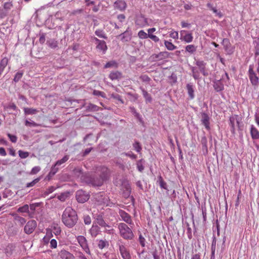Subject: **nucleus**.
<instances>
[{
  "instance_id": "nucleus-64",
  "label": "nucleus",
  "mask_w": 259,
  "mask_h": 259,
  "mask_svg": "<svg viewBox=\"0 0 259 259\" xmlns=\"http://www.w3.org/2000/svg\"><path fill=\"white\" fill-rule=\"evenodd\" d=\"M77 256L79 259H87L83 253L80 251L77 253Z\"/></svg>"
},
{
  "instance_id": "nucleus-60",
  "label": "nucleus",
  "mask_w": 259,
  "mask_h": 259,
  "mask_svg": "<svg viewBox=\"0 0 259 259\" xmlns=\"http://www.w3.org/2000/svg\"><path fill=\"white\" fill-rule=\"evenodd\" d=\"M187 236L189 239H191L192 238V230L191 228L189 227V225L188 224H187Z\"/></svg>"
},
{
  "instance_id": "nucleus-58",
  "label": "nucleus",
  "mask_w": 259,
  "mask_h": 259,
  "mask_svg": "<svg viewBox=\"0 0 259 259\" xmlns=\"http://www.w3.org/2000/svg\"><path fill=\"white\" fill-rule=\"evenodd\" d=\"M8 136L12 142L16 143L17 142V138L16 136L12 135L10 134H8Z\"/></svg>"
},
{
  "instance_id": "nucleus-17",
  "label": "nucleus",
  "mask_w": 259,
  "mask_h": 259,
  "mask_svg": "<svg viewBox=\"0 0 259 259\" xmlns=\"http://www.w3.org/2000/svg\"><path fill=\"white\" fill-rule=\"evenodd\" d=\"M119 250L123 259H130V253L124 246L120 245Z\"/></svg>"
},
{
  "instance_id": "nucleus-38",
  "label": "nucleus",
  "mask_w": 259,
  "mask_h": 259,
  "mask_svg": "<svg viewBox=\"0 0 259 259\" xmlns=\"http://www.w3.org/2000/svg\"><path fill=\"white\" fill-rule=\"evenodd\" d=\"M207 139L205 136H203L201 139V143L202 145L203 150H205L207 152Z\"/></svg>"
},
{
  "instance_id": "nucleus-6",
  "label": "nucleus",
  "mask_w": 259,
  "mask_h": 259,
  "mask_svg": "<svg viewBox=\"0 0 259 259\" xmlns=\"http://www.w3.org/2000/svg\"><path fill=\"white\" fill-rule=\"evenodd\" d=\"M120 234L121 236L125 238L128 239L130 238L129 228L127 224L125 223H120L118 225Z\"/></svg>"
},
{
  "instance_id": "nucleus-59",
  "label": "nucleus",
  "mask_w": 259,
  "mask_h": 259,
  "mask_svg": "<svg viewBox=\"0 0 259 259\" xmlns=\"http://www.w3.org/2000/svg\"><path fill=\"white\" fill-rule=\"evenodd\" d=\"M140 78L144 82H149L151 80V78L147 75H142Z\"/></svg>"
},
{
  "instance_id": "nucleus-12",
  "label": "nucleus",
  "mask_w": 259,
  "mask_h": 259,
  "mask_svg": "<svg viewBox=\"0 0 259 259\" xmlns=\"http://www.w3.org/2000/svg\"><path fill=\"white\" fill-rule=\"evenodd\" d=\"M196 65L198 67L200 71L204 76H207L208 75V72L206 70V63L203 61L198 60L195 63Z\"/></svg>"
},
{
  "instance_id": "nucleus-43",
  "label": "nucleus",
  "mask_w": 259,
  "mask_h": 259,
  "mask_svg": "<svg viewBox=\"0 0 259 259\" xmlns=\"http://www.w3.org/2000/svg\"><path fill=\"white\" fill-rule=\"evenodd\" d=\"M216 242H217V241H216L215 237V236H213V240H212V244H211V254H214V253H215Z\"/></svg>"
},
{
  "instance_id": "nucleus-28",
  "label": "nucleus",
  "mask_w": 259,
  "mask_h": 259,
  "mask_svg": "<svg viewBox=\"0 0 259 259\" xmlns=\"http://www.w3.org/2000/svg\"><path fill=\"white\" fill-rule=\"evenodd\" d=\"M24 111L26 115L35 114L38 112V111L36 109L31 108H24Z\"/></svg>"
},
{
  "instance_id": "nucleus-5",
  "label": "nucleus",
  "mask_w": 259,
  "mask_h": 259,
  "mask_svg": "<svg viewBox=\"0 0 259 259\" xmlns=\"http://www.w3.org/2000/svg\"><path fill=\"white\" fill-rule=\"evenodd\" d=\"M77 242H78L81 248L88 254H91V252L88 244L86 238L83 236H78L76 237Z\"/></svg>"
},
{
  "instance_id": "nucleus-35",
  "label": "nucleus",
  "mask_w": 259,
  "mask_h": 259,
  "mask_svg": "<svg viewBox=\"0 0 259 259\" xmlns=\"http://www.w3.org/2000/svg\"><path fill=\"white\" fill-rule=\"evenodd\" d=\"M96 220L97 221V224L99 225L104 227L105 226L106 223L103 219V218L100 215H98L95 217Z\"/></svg>"
},
{
  "instance_id": "nucleus-51",
  "label": "nucleus",
  "mask_w": 259,
  "mask_h": 259,
  "mask_svg": "<svg viewBox=\"0 0 259 259\" xmlns=\"http://www.w3.org/2000/svg\"><path fill=\"white\" fill-rule=\"evenodd\" d=\"M148 37L150 38L154 42H157L159 41V38L152 34H148Z\"/></svg>"
},
{
  "instance_id": "nucleus-52",
  "label": "nucleus",
  "mask_w": 259,
  "mask_h": 259,
  "mask_svg": "<svg viewBox=\"0 0 259 259\" xmlns=\"http://www.w3.org/2000/svg\"><path fill=\"white\" fill-rule=\"evenodd\" d=\"M15 220L19 222L21 225H23L26 223V220L24 218L19 216H17L15 218Z\"/></svg>"
},
{
  "instance_id": "nucleus-50",
  "label": "nucleus",
  "mask_w": 259,
  "mask_h": 259,
  "mask_svg": "<svg viewBox=\"0 0 259 259\" xmlns=\"http://www.w3.org/2000/svg\"><path fill=\"white\" fill-rule=\"evenodd\" d=\"M139 241L140 242V243L142 247H144L145 246V239L143 237L141 234H140L139 237Z\"/></svg>"
},
{
  "instance_id": "nucleus-7",
  "label": "nucleus",
  "mask_w": 259,
  "mask_h": 259,
  "mask_svg": "<svg viewBox=\"0 0 259 259\" xmlns=\"http://www.w3.org/2000/svg\"><path fill=\"white\" fill-rule=\"evenodd\" d=\"M170 53L167 52H161L158 54L152 55L150 59L152 62H156L169 57Z\"/></svg>"
},
{
  "instance_id": "nucleus-55",
  "label": "nucleus",
  "mask_w": 259,
  "mask_h": 259,
  "mask_svg": "<svg viewBox=\"0 0 259 259\" xmlns=\"http://www.w3.org/2000/svg\"><path fill=\"white\" fill-rule=\"evenodd\" d=\"M55 164L52 167V169L49 173V175H54L58 170V168L56 167Z\"/></svg>"
},
{
  "instance_id": "nucleus-30",
  "label": "nucleus",
  "mask_w": 259,
  "mask_h": 259,
  "mask_svg": "<svg viewBox=\"0 0 259 259\" xmlns=\"http://www.w3.org/2000/svg\"><path fill=\"white\" fill-rule=\"evenodd\" d=\"M197 47V46L193 45H189L186 47L185 50L186 51L188 52L191 54H193L196 51Z\"/></svg>"
},
{
  "instance_id": "nucleus-29",
  "label": "nucleus",
  "mask_w": 259,
  "mask_h": 259,
  "mask_svg": "<svg viewBox=\"0 0 259 259\" xmlns=\"http://www.w3.org/2000/svg\"><path fill=\"white\" fill-rule=\"evenodd\" d=\"M145 160L143 159H141L137 162L136 165L138 170L140 172H142L144 169L143 165L145 163Z\"/></svg>"
},
{
  "instance_id": "nucleus-46",
  "label": "nucleus",
  "mask_w": 259,
  "mask_h": 259,
  "mask_svg": "<svg viewBox=\"0 0 259 259\" xmlns=\"http://www.w3.org/2000/svg\"><path fill=\"white\" fill-rule=\"evenodd\" d=\"M40 180V178H36L35 179H34V180H33L32 182H30V183H28L27 184H26V187L27 188H29V187H33V186H34V185L35 184H36L37 183H38L39 180Z\"/></svg>"
},
{
  "instance_id": "nucleus-36",
  "label": "nucleus",
  "mask_w": 259,
  "mask_h": 259,
  "mask_svg": "<svg viewBox=\"0 0 259 259\" xmlns=\"http://www.w3.org/2000/svg\"><path fill=\"white\" fill-rule=\"evenodd\" d=\"M69 158V155L64 156L61 159L58 160L56 163L55 166H60L61 164L66 162Z\"/></svg>"
},
{
  "instance_id": "nucleus-8",
  "label": "nucleus",
  "mask_w": 259,
  "mask_h": 259,
  "mask_svg": "<svg viewBox=\"0 0 259 259\" xmlns=\"http://www.w3.org/2000/svg\"><path fill=\"white\" fill-rule=\"evenodd\" d=\"M76 198L78 202L84 203L89 199V195L85 191L80 190L76 192Z\"/></svg>"
},
{
  "instance_id": "nucleus-45",
  "label": "nucleus",
  "mask_w": 259,
  "mask_h": 259,
  "mask_svg": "<svg viewBox=\"0 0 259 259\" xmlns=\"http://www.w3.org/2000/svg\"><path fill=\"white\" fill-rule=\"evenodd\" d=\"M139 37L141 39H146L148 38V34L146 33L144 30H140L138 33Z\"/></svg>"
},
{
  "instance_id": "nucleus-61",
  "label": "nucleus",
  "mask_w": 259,
  "mask_h": 259,
  "mask_svg": "<svg viewBox=\"0 0 259 259\" xmlns=\"http://www.w3.org/2000/svg\"><path fill=\"white\" fill-rule=\"evenodd\" d=\"M25 123L26 126H36L37 125V124L34 121H29L27 120L25 121Z\"/></svg>"
},
{
  "instance_id": "nucleus-54",
  "label": "nucleus",
  "mask_w": 259,
  "mask_h": 259,
  "mask_svg": "<svg viewBox=\"0 0 259 259\" xmlns=\"http://www.w3.org/2000/svg\"><path fill=\"white\" fill-rule=\"evenodd\" d=\"M50 247L52 248H56L57 246V241L54 239H51L50 241Z\"/></svg>"
},
{
  "instance_id": "nucleus-3",
  "label": "nucleus",
  "mask_w": 259,
  "mask_h": 259,
  "mask_svg": "<svg viewBox=\"0 0 259 259\" xmlns=\"http://www.w3.org/2000/svg\"><path fill=\"white\" fill-rule=\"evenodd\" d=\"M248 76L252 85L257 86L259 84V77L254 71L253 65H250L248 70Z\"/></svg>"
},
{
  "instance_id": "nucleus-11",
  "label": "nucleus",
  "mask_w": 259,
  "mask_h": 259,
  "mask_svg": "<svg viewBox=\"0 0 259 259\" xmlns=\"http://www.w3.org/2000/svg\"><path fill=\"white\" fill-rule=\"evenodd\" d=\"M135 23L137 25L140 27H144L148 24L147 19L142 15L137 16Z\"/></svg>"
},
{
  "instance_id": "nucleus-2",
  "label": "nucleus",
  "mask_w": 259,
  "mask_h": 259,
  "mask_svg": "<svg viewBox=\"0 0 259 259\" xmlns=\"http://www.w3.org/2000/svg\"><path fill=\"white\" fill-rule=\"evenodd\" d=\"M98 174L100 175V178L95 179L91 178L87 182L91 184L94 186H100L102 185L104 180L106 179L108 173V169L106 167H102L98 170Z\"/></svg>"
},
{
  "instance_id": "nucleus-44",
  "label": "nucleus",
  "mask_w": 259,
  "mask_h": 259,
  "mask_svg": "<svg viewBox=\"0 0 259 259\" xmlns=\"http://www.w3.org/2000/svg\"><path fill=\"white\" fill-rule=\"evenodd\" d=\"M211 10L213 11L214 13L215 14L216 16H218L219 18H222L223 16V14L220 11L218 10L215 8L211 6Z\"/></svg>"
},
{
  "instance_id": "nucleus-24",
  "label": "nucleus",
  "mask_w": 259,
  "mask_h": 259,
  "mask_svg": "<svg viewBox=\"0 0 259 259\" xmlns=\"http://www.w3.org/2000/svg\"><path fill=\"white\" fill-rule=\"evenodd\" d=\"M119 213L122 219L127 223H129L130 216L128 214L122 210H120Z\"/></svg>"
},
{
  "instance_id": "nucleus-4",
  "label": "nucleus",
  "mask_w": 259,
  "mask_h": 259,
  "mask_svg": "<svg viewBox=\"0 0 259 259\" xmlns=\"http://www.w3.org/2000/svg\"><path fill=\"white\" fill-rule=\"evenodd\" d=\"M235 122L237 124L238 130L242 131V126L240 124V120L237 115L232 116L229 119V125L231 126V132L233 134H235Z\"/></svg>"
},
{
  "instance_id": "nucleus-31",
  "label": "nucleus",
  "mask_w": 259,
  "mask_h": 259,
  "mask_svg": "<svg viewBox=\"0 0 259 259\" xmlns=\"http://www.w3.org/2000/svg\"><path fill=\"white\" fill-rule=\"evenodd\" d=\"M99 231V228L97 226H93L90 230L91 234L93 237H96Z\"/></svg>"
},
{
  "instance_id": "nucleus-34",
  "label": "nucleus",
  "mask_w": 259,
  "mask_h": 259,
  "mask_svg": "<svg viewBox=\"0 0 259 259\" xmlns=\"http://www.w3.org/2000/svg\"><path fill=\"white\" fill-rule=\"evenodd\" d=\"M142 93L144 97L146 99V102L150 103L152 101L151 95L144 89L142 90Z\"/></svg>"
},
{
  "instance_id": "nucleus-40",
  "label": "nucleus",
  "mask_w": 259,
  "mask_h": 259,
  "mask_svg": "<svg viewBox=\"0 0 259 259\" xmlns=\"http://www.w3.org/2000/svg\"><path fill=\"white\" fill-rule=\"evenodd\" d=\"M133 145L134 150H135L137 152L139 153L141 152V151L142 150V147H141V144L139 142L136 141L133 144Z\"/></svg>"
},
{
  "instance_id": "nucleus-18",
  "label": "nucleus",
  "mask_w": 259,
  "mask_h": 259,
  "mask_svg": "<svg viewBox=\"0 0 259 259\" xmlns=\"http://www.w3.org/2000/svg\"><path fill=\"white\" fill-rule=\"evenodd\" d=\"M131 113L133 114L135 117L137 119L138 121L142 124H144V121L141 115L139 113L137 112L134 108L131 107Z\"/></svg>"
},
{
  "instance_id": "nucleus-26",
  "label": "nucleus",
  "mask_w": 259,
  "mask_h": 259,
  "mask_svg": "<svg viewBox=\"0 0 259 259\" xmlns=\"http://www.w3.org/2000/svg\"><path fill=\"white\" fill-rule=\"evenodd\" d=\"M47 44L52 49H56L58 47V41L54 39H51L48 40Z\"/></svg>"
},
{
  "instance_id": "nucleus-39",
  "label": "nucleus",
  "mask_w": 259,
  "mask_h": 259,
  "mask_svg": "<svg viewBox=\"0 0 259 259\" xmlns=\"http://www.w3.org/2000/svg\"><path fill=\"white\" fill-rule=\"evenodd\" d=\"M107 245H108V242L106 240H99L98 244V247L101 249H103Z\"/></svg>"
},
{
  "instance_id": "nucleus-20",
  "label": "nucleus",
  "mask_w": 259,
  "mask_h": 259,
  "mask_svg": "<svg viewBox=\"0 0 259 259\" xmlns=\"http://www.w3.org/2000/svg\"><path fill=\"white\" fill-rule=\"evenodd\" d=\"M114 7L116 9L122 10L125 8V3L122 0H118L114 3Z\"/></svg>"
},
{
  "instance_id": "nucleus-14",
  "label": "nucleus",
  "mask_w": 259,
  "mask_h": 259,
  "mask_svg": "<svg viewBox=\"0 0 259 259\" xmlns=\"http://www.w3.org/2000/svg\"><path fill=\"white\" fill-rule=\"evenodd\" d=\"M221 44L223 45L225 51H226L228 54L232 53L233 51L231 48V44L229 39L224 38Z\"/></svg>"
},
{
  "instance_id": "nucleus-57",
  "label": "nucleus",
  "mask_w": 259,
  "mask_h": 259,
  "mask_svg": "<svg viewBox=\"0 0 259 259\" xmlns=\"http://www.w3.org/2000/svg\"><path fill=\"white\" fill-rule=\"evenodd\" d=\"M13 7V5L11 2H7L4 4V8L5 9L8 10H10Z\"/></svg>"
},
{
  "instance_id": "nucleus-63",
  "label": "nucleus",
  "mask_w": 259,
  "mask_h": 259,
  "mask_svg": "<svg viewBox=\"0 0 259 259\" xmlns=\"http://www.w3.org/2000/svg\"><path fill=\"white\" fill-rule=\"evenodd\" d=\"M169 36L174 39L178 38V32L177 31L173 32L170 33Z\"/></svg>"
},
{
  "instance_id": "nucleus-13",
  "label": "nucleus",
  "mask_w": 259,
  "mask_h": 259,
  "mask_svg": "<svg viewBox=\"0 0 259 259\" xmlns=\"http://www.w3.org/2000/svg\"><path fill=\"white\" fill-rule=\"evenodd\" d=\"M213 87L217 92H221L224 90V84L222 83L221 79L213 80Z\"/></svg>"
},
{
  "instance_id": "nucleus-53",
  "label": "nucleus",
  "mask_w": 259,
  "mask_h": 259,
  "mask_svg": "<svg viewBox=\"0 0 259 259\" xmlns=\"http://www.w3.org/2000/svg\"><path fill=\"white\" fill-rule=\"evenodd\" d=\"M83 220H84V222L85 224H86V225H90L91 223V217L88 215H84V218H83Z\"/></svg>"
},
{
  "instance_id": "nucleus-49",
  "label": "nucleus",
  "mask_w": 259,
  "mask_h": 259,
  "mask_svg": "<svg viewBox=\"0 0 259 259\" xmlns=\"http://www.w3.org/2000/svg\"><path fill=\"white\" fill-rule=\"evenodd\" d=\"M40 170V167L38 166L33 167L30 172V175H35Z\"/></svg>"
},
{
  "instance_id": "nucleus-47",
  "label": "nucleus",
  "mask_w": 259,
  "mask_h": 259,
  "mask_svg": "<svg viewBox=\"0 0 259 259\" xmlns=\"http://www.w3.org/2000/svg\"><path fill=\"white\" fill-rule=\"evenodd\" d=\"M19 155L21 158H26L29 156V153L28 152H24L22 150L18 151Z\"/></svg>"
},
{
  "instance_id": "nucleus-9",
  "label": "nucleus",
  "mask_w": 259,
  "mask_h": 259,
  "mask_svg": "<svg viewBox=\"0 0 259 259\" xmlns=\"http://www.w3.org/2000/svg\"><path fill=\"white\" fill-rule=\"evenodd\" d=\"M37 226L36 222L34 220L28 221L24 228V232L27 234H31Z\"/></svg>"
},
{
  "instance_id": "nucleus-42",
  "label": "nucleus",
  "mask_w": 259,
  "mask_h": 259,
  "mask_svg": "<svg viewBox=\"0 0 259 259\" xmlns=\"http://www.w3.org/2000/svg\"><path fill=\"white\" fill-rule=\"evenodd\" d=\"M18 211L20 212H29V206L27 204H25L23 206L20 207Z\"/></svg>"
},
{
  "instance_id": "nucleus-19",
  "label": "nucleus",
  "mask_w": 259,
  "mask_h": 259,
  "mask_svg": "<svg viewBox=\"0 0 259 259\" xmlns=\"http://www.w3.org/2000/svg\"><path fill=\"white\" fill-rule=\"evenodd\" d=\"M186 89L188 91V94L190 99L194 98V90L193 85L190 83H188L186 85Z\"/></svg>"
},
{
  "instance_id": "nucleus-37",
  "label": "nucleus",
  "mask_w": 259,
  "mask_h": 259,
  "mask_svg": "<svg viewBox=\"0 0 259 259\" xmlns=\"http://www.w3.org/2000/svg\"><path fill=\"white\" fill-rule=\"evenodd\" d=\"M56 189V188L54 186L49 187L42 194V196L45 197L49 194L53 192Z\"/></svg>"
},
{
  "instance_id": "nucleus-41",
  "label": "nucleus",
  "mask_w": 259,
  "mask_h": 259,
  "mask_svg": "<svg viewBox=\"0 0 259 259\" xmlns=\"http://www.w3.org/2000/svg\"><path fill=\"white\" fill-rule=\"evenodd\" d=\"M95 34L100 38H107L106 35L105 34L103 30L98 29L95 31Z\"/></svg>"
},
{
  "instance_id": "nucleus-27",
  "label": "nucleus",
  "mask_w": 259,
  "mask_h": 259,
  "mask_svg": "<svg viewBox=\"0 0 259 259\" xmlns=\"http://www.w3.org/2000/svg\"><path fill=\"white\" fill-rule=\"evenodd\" d=\"M119 37L120 38L121 40L123 42L128 41V40L130 39V33L126 30L124 32L119 35Z\"/></svg>"
},
{
  "instance_id": "nucleus-15",
  "label": "nucleus",
  "mask_w": 259,
  "mask_h": 259,
  "mask_svg": "<svg viewBox=\"0 0 259 259\" xmlns=\"http://www.w3.org/2000/svg\"><path fill=\"white\" fill-rule=\"evenodd\" d=\"M181 37L182 36L184 33L185 34L183 36V39L186 41V42H191L193 40V37L192 36V34L191 33H187L186 30H181Z\"/></svg>"
},
{
  "instance_id": "nucleus-33",
  "label": "nucleus",
  "mask_w": 259,
  "mask_h": 259,
  "mask_svg": "<svg viewBox=\"0 0 259 259\" xmlns=\"http://www.w3.org/2000/svg\"><path fill=\"white\" fill-rule=\"evenodd\" d=\"M8 63V59L7 58H3L0 63V70L3 72L5 68L7 66Z\"/></svg>"
},
{
  "instance_id": "nucleus-21",
  "label": "nucleus",
  "mask_w": 259,
  "mask_h": 259,
  "mask_svg": "<svg viewBox=\"0 0 259 259\" xmlns=\"http://www.w3.org/2000/svg\"><path fill=\"white\" fill-rule=\"evenodd\" d=\"M157 182L159 183V185L161 188L168 191L167 184L165 181H164L161 175L158 177V180Z\"/></svg>"
},
{
  "instance_id": "nucleus-10",
  "label": "nucleus",
  "mask_w": 259,
  "mask_h": 259,
  "mask_svg": "<svg viewBox=\"0 0 259 259\" xmlns=\"http://www.w3.org/2000/svg\"><path fill=\"white\" fill-rule=\"evenodd\" d=\"M210 117L208 116V114L205 112H203L201 113V121L202 124L205 126V128L207 130H209L210 129L209 124H210Z\"/></svg>"
},
{
  "instance_id": "nucleus-16",
  "label": "nucleus",
  "mask_w": 259,
  "mask_h": 259,
  "mask_svg": "<svg viewBox=\"0 0 259 259\" xmlns=\"http://www.w3.org/2000/svg\"><path fill=\"white\" fill-rule=\"evenodd\" d=\"M60 256L62 259H74V256L70 252L62 250L60 251Z\"/></svg>"
},
{
  "instance_id": "nucleus-56",
  "label": "nucleus",
  "mask_w": 259,
  "mask_h": 259,
  "mask_svg": "<svg viewBox=\"0 0 259 259\" xmlns=\"http://www.w3.org/2000/svg\"><path fill=\"white\" fill-rule=\"evenodd\" d=\"M93 95H94L95 96H101L102 97H105V93L99 91L94 90L93 91Z\"/></svg>"
},
{
  "instance_id": "nucleus-48",
  "label": "nucleus",
  "mask_w": 259,
  "mask_h": 259,
  "mask_svg": "<svg viewBox=\"0 0 259 259\" xmlns=\"http://www.w3.org/2000/svg\"><path fill=\"white\" fill-rule=\"evenodd\" d=\"M23 73L22 72H17L16 74V75L15 76V77L14 78V81L15 82H18L21 78V77L23 76Z\"/></svg>"
},
{
  "instance_id": "nucleus-32",
  "label": "nucleus",
  "mask_w": 259,
  "mask_h": 259,
  "mask_svg": "<svg viewBox=\"0 0 259 259\" xmlns=\"http://www.w3.org/2000/svg\"><path fill=\"white\" fill-rule=\"evenodd\" d=\"M164 43L165 47L169 51H172L177 48V47L173 45L171 42L167 40H165Z\"/></svg>"
},
{
  "instance_id": "nucleus-23",
  "label": "nucleus",
  "mask_w": 259,
  "mask_h": 259,
  "mask_svg": "<svg viewBox=\"0 0 259 259\" xmlns=\"http://www.w3.org/2000/svg\"><path fill=\"white\" fill-rule=\"evenodd\" d=\"M121 76V73L118 71L111 72L109 74V78L112 80H117L120 78Z\"/></svg>"
},
{
  "instance_id": "nucleus-25",
  "label": "nucleus",
  "mask_w": 259,
  "mask_h": 259,
  "mask_svg": "<svg viewBox=\"0 0 259 259\" xmlns=\"http://www.w3.org/2000/svg\"><path fill=\"white\" fill-rule=\"evenodd\" d=\"M118 67V63L114 60L107 62L104 66L105 68H116Z\"/></svg>"
},
{
  "instance_id": "nucleus-62",
  "label": "nucleus",
  "mask_w": 259,
  "mask_h": 259,
  "mask_svg": "<svg viewBox=\"0 0 259 259\" xmlns=\"http://www.w3.org/2000/svg\"><path fill=\"white\" fill-rule=\"evenodd\" d=\"M84 2L87 6H93L96 3V2L93 0H84Z\"/></svg>"
},
{
  "instance_id": "nucleus-1",
  "label": "nucleus",
  "mask_w": 259,
  "mask_h": 259,
  "mask_svg": "<svg viewBox=\"0 0 259 259\" xmlns=\"http://www.w3.org/2000/svg\"><path fill=\"white\" fill-rule=\"evenodd\" d=\"M77 220L76 211L71 207H66L62 215L63 224L68 228H72L76 224Z\"/></svg>"
},
{
  "instance_id": "nucleus-22",
  "label": "nucleus",
  "mask_w": 259,
  "mask_h": 259,
  "mask_svg": "<svg viewBox=\"0 0 259 259\" xmlns=\"http://www.w3.org/2000/svg\"><path fill=\"white\" fill-rule=\"evenodd\" d=\"M97 49L101 51H102L104 54L107 49V46L105 41L102 40L97 45Z\"/></svg>"
}]
</instances>
